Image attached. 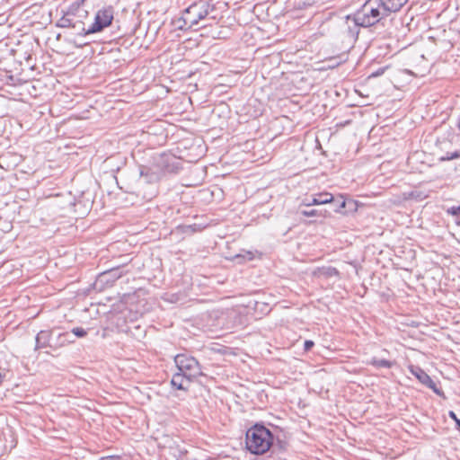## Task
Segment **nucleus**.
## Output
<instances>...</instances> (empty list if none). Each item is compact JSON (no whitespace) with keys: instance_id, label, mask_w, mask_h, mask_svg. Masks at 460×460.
<instances>
[{"instance_id":"1","label":"nucleus","mask_w":460,"mask_h":460,"mask_svg":"<svg viewBox=\"0 0 460 460\" xmlns=\"http://www.w3.org/2000/svg\"><path fill=\"white\" fill-rule=\"evenodd\" d=\"M88 17V11L85 10L78 2L73 3L66 12H63L56 26L59 28H69L73 30L74 34L79 38L90 35L85 26L84 19Z\"/></svg>"},{"instance_id":"2","label":"nucleus","mask_w":460,"mask_h":460,"mask_svg":"<svg viewBox=\"0 0 460 460\" xmlns=\"http://www.w3.org/2000/svg\"><path fill=\"white\" fill-rule=\"evenodd\" d=\"M245 444L252 454L262 455L274 447V436L263 425L255 424L246 431Z\"/></svg>"},{"instance_id":"3","label":"nucleus","mask_w":460,"mask_h":460,"mask_svg":"<svg viewBox=\"0 0 460 460\" xmlns=\"http://www.w3.org/2000/svg\"><path fill=\"white\" fill-rule=\"evenodd\" d=\"M384 7L380 0H367L361 8L354 13L357 22H358L361 27H370L376 24L381 20L390 15L389 12L385 10Z\"/></svg>"},{"instance_id":"4","label":"nucleus","mask_w":460,"mask_h":460,"mask_svg":"<svg viewBox=\"0 0 460 460\" xmlns=\"http://www.w3.org/2000/svg\"><path fill=\"white\" fill-rule=\"evenodd\" d=\"M214 10V5L207 1L195 2L182 12L183 23L193 29Z\"/></svg>"},{"instance_id":"5","label":"nucleus","mask_w":460,"mask_h":460,"mask_svg":"<svg viewBox=\"0 0 460 460\" xmlns=\"http://www.w3.org/2000/svg\"><path fill=\"white\" fill-rule=\"evenodd\" d=\"M174 363L178 371L187 375L189 378L195 379L203 376L199 361L192 356L181 353L174 357Z\"/></svg>"},{"instance_id":"6","label":"nucleus","mask_w":460,"mask_h":460,"mask_svg":"<svg viewBox=\"0 0 460 460\" xmlns=\"http://www.w3.org/2000/svg\"><path fill=\"white\" fill-rule=\"evenodd\" d=\"M114 19V9L112 6H107L100 9L94 16V21L87 27V31L91 34L102 32L105 28L111 25Z\"/></svg>"},{"instance_id":"7","label":"nucleus","mask_w":460,"mask_h":460,"mask_svg":"<svg viewBox=\"0 0 460 460\" xmlns=\"http://www.w3.org/2000/svg\"><path fill=\"white\" fill-rule=\"evenodd\" d=\"M127 272L128 271L123 270L122 265H119L101 272L96 278V281L94 283L95 288L102 290L107 287L113 286L115 281Z\"/></svg>"},{"instance_id":"8","label":"nucleus","mask_w":460,"mask_h":460,"mask_svg":"<svg viewBox=\"0 0 460 460\" xmlns=\"http://www.w3.org/2000/svg\"><path fill=\"white\" fill-rule=\"evenodd\" d=\"M333 24L339 28L345 38L349 40H356L359 32L361 25L357 22L356 15H347L344 19H338L333 22Z\"/></svg>"},{"instance_id":"9","label":"nucleus","mask_w":460,"mask_h":460,"mask_svg":"<svg viewBox=\"0 0 460 460\" xmlns=\"http://www.w3.org/2000/svg\"><path fill=\"white\" fill-rule=\"evenodd\" d=\"M410 372L413 375L422 385L430 388L437 395L446 398L444 392L438 387L437 384L431 377L420 367L411 366Z\"/></svg>"},{"instance_id":"10","label":"nucleus","mask_w":460,"mask_h":460,"mask_svg":"<svg viewBox=\"0 0 460 460\" xmlns=\"http://www.w3.org/2000/svg\"><path fill=\"white\" fill-rule=\"evenodd\" d=\"M52 331L49 330H42L40 331L35 338V350L40 349L50 348L51 343H53Z\"/></svg>"},{"instance_id":"11","label":"nucleus","mask_w":460,"mask_h":460,"mask_svg":"<svg viewBox=\"0 0 460 460\" xmlns=\"http://www.w3.org/2000/svg\"><path fill=\"white\" fill-rule=\"evenodd\" d=\"M187 375L177 371L171 380V385L173 388L177 390L187 391L190 385L193 382L194 379L189 378L186 376Z\"/></svg>"},{"instance_id":"12","label":"nucleus","mask_w":460,"mask_h":460,"mask_svg":"<svg viewBox=\"0 0 460 460\" xmlns=\"http://www.w3.org/2000/svg\"><path fill=\"white\" fill-rule=\"evenodd\" d=\"M75 341V339L73 338V335L68 332H61L59 333L55 339L53 338V343H51V349H57L61 347H64L67 344L73 343Z\"/></svg>"},{"instance_id":"13","label":"nucleus","mask_w":460,"mask_h":460,"mask_svg":"<svg viewBox=\"0 0 460 460\" xmlns=\"http://www.w3.org/2000/svg\"><path fill=\"white\" fill-rule=\"evenodd\" d=\"M389 13L399 12L409 0H380Z\"/></svg>"},{"instance_id":"14","label":"nucleus","mask_w":460,"mask_h":460,"mask_svg":"<svg viewBox=\"0 0 460 460\" xmlns=\"http://www.w3.org/2000/svg\"><path fill=\"white\" fill-rule=\"evenodd\" d=\"M314 274L316 276H324V277L330 278V277H333V276H338L339 271L336 268L328 266V267L318 268L314 271Z\"/></svg>"},{"instance_id":"15","label":"nucleus","mask_w":460,"mask_h":460,"mask_svg":"<svg viewBox=\"0 0 460 460\" xmlns=\"http://www.w3.org/2000/svg\"><path fill=\"white\" fill-rule=\"evenodd\" d=\"M368 364L376 368H391L394 366V362L377 358H371Z\"/></svg>"},{"instance_id":"16","label":"nucleus","mask_w":460,"mask_h":460,"mask_svg":"<svg viewBox=\"0 0 460 460\" xmlns=\"http://www.w3.org/2000/svg\"><path fill=\"white\" fill-rule=\"evenodd\" d=\"M318 205L331 204L334 202V197L332 194L328 192H322L315 194Z\"/></svg>"},{"instance_id":"17","label":"nucleus","mask_w":460,"mask_h":460,"mask_svg":"<svg viewBox=\"0 0 460 460\" xmlns=\"http://www.w3.org/2000/svg\"><path fill=\"white\" fill-rule=\"evenodd\" d=\"M332 205V209L335 212H341L342 208L346 206V201L343 199V196H340L338 199H334V202L331 203Z\"/></svg>"},{"instance_id":"18","label":"nucleus","mask_w":460,"mask_h":460,"mask_svg":"<svg viewBox=\"0 0 460 460\" xmlns=\"http://www.w3.org/2000/svg\"><path fill=\"white\" fill-rule=\"evenodd\" d=\"M447 213L456 217V224L460 226V206H453L447 209Z\"/></svg>"},{"instance_id":"19","label":"nucleus","mask_w":460,"mask_h":460,"mask_svg":"<svg viewBox=\"0 0 460 460\" xmlns=\"http://www.w3.org/2000/svg\"><path fill=\"white\" fill-rule=\"evenodd\" d=\"M173 25L176 29L186 31L191 29V27H189L188 24H184L182 21V15L175 20L172 21Z\"/></svg>"},{"instance_id":"20","label":"nucleus","mask_w":460,"mask_h":460,"mask_svg":"<svg viewBox=\"0 0 460 460\" xmlns=\"http://www.w3.org/2000/svg\"><path fill=\"white\" fill-rule=\"evenodd\" d=\"M457 158H460V148L453 153H447L445 156L440 158V161H450Z\"/></svg>"},{"instance_id":"21","label":"nucleus","mask_w":460,"mask_h":460,"mask_svg":"<svg viewBox=\"0 0 460 460\" xmlns=\"http://www.w3.org/2000/svg\"><path fill=\"white\" fill-rule=\"evenodd\" d=\"M70 333L73 335V337L75 336L78 338H83L86 336L87 332L82 327H75L72 329Z\"/></svg>"},{"instance_id":"22","label":"nucleus","mask_w":460,"mask_h":460,"mask_svg":"<svg viewBox=\"0 0 460 460\" xmlns=\"http://www.w3.org/2000/svg\"><path fill=\"white\" fill-rule=\"evenodd\" d=\"M301 214L305 217H320L323 216V212L317 209L302 210Z\"/></svg>"},{"instance_id":"23","label":"nucleus","mask_w":460,"mask_h":460,"mask_svg":"<svg viewBox=\"0 0 460 460\" xmlns=\"http://www.w3.org/2000/svg\"><path fill=\"white\" fill-rule=\"evenodd\" d=\"M303 204L306 207H310L313 205H318L317 199H316L315 195L311 196L310 198H305V200L303 201Z\"/></svg>"},{"instance_id":"24","label":"nucleus","mask_w":460,"mask_h":460,"mask_svg":"<svg viewBox=\"0 0 460 460\" xmlns=\"http://www.w3.org/2000/svg\"><path fill=\"white\" fill-rule=\"evenodd\" d=\"M184 228H185L184 233H188V232L194 233L196 231H200V229H201L199 227V226H197L196 224L185 226Z\"/></svg>"},{"instance_id":"25","label":"nucleus","mask_w":460,"mask_h":460,"mask_svg":"<svg viewBox=\"0 0 460 460\" xmlns=\"http://www.w3.org/2000/svg\"><path fill=\"white\" fill-rule=\"evenodd\" d=\"M314 346V342L310 340H306L304 343L305 351H309Z\"/></svg>"},{"instance_id":"26","label":"nucleus","mask_w":460,"mask_h":460,"mask_svg":"<svg viewBox=\"0 0 460 460\" xmlns=\"http://www.w3.org/2000/svg\"><path fill=\"white\" fill-rule=\"evenodd\" d=\"M98 460H122L120 456H109L99 458Z\"/></svg>"},{"instance_id":"27","label":"nucleus","mask_w":460,"mask_h":460,"mask_svg":"<svg viewBox=\"0 0 460 460\" xmlns=\"http://www.w3.org/2000/svg\"><path fill=\"white\" fill-rule=\"evenodd\" d=\"M448 416H449V418H450V419H452L456 423L457 422V420H460V419H458V418H457V416H456V412H455V411H450L448 412Z\"/></svg>"},{"instance_id":"28","label":"nucleus","mask_w":460,"mask_h":460,"mask_svg":"<svg viewBox=\"0 0 460 460\" xmlns=\"http://www.w3.org/2000/svg\"><path fill=\"white\" fill-rule=\"evenodd\" d=\"M456 128L460 131V115H459V118L457 119V121H456Z\"/></svg>"},{"instance_id":"29","label":"nucleus","mask_w":460,"mask_h":460,"mask_svg":"<svg viewBox=\"0 0 460 460\" xmlns=\"http://www.w3.org/2000/svg\"><path fill=\"white\" fill-rule=\"evenodd\" d=\"M4 378V374L0 373V385H2Z\"/></svg>"},{"instance_id":"30","label":"nucleus","mask_w":460,"mask_h":460,"mask_svg":"<svg viewBox=\"0 0 460 460\" xmlns=\"http://www.w3.org/2000/svg\"><path fill=\"white\" fill-rule=\"evenodd\" d=\"M456 429H457L458 430H460V420H457V422L456 423Z\"/></svg>"},{"instance_id":"31","label":"nucleus","mask_w":460,"mask_h":460,"mask_svg":"<svg viewBox=\"0 0 460 460\" xmlns=\"http://www.w3.org/2000/svg\"><path fill=\"white\" fill-rule=\"evenodd\" d=\"M140 174L143 176V175H147L146 172H145L144 169H141L140 171Z\"/></svg>"},{"instance_id":"32","label":"nucleus","mask_w":460,"mask_h":460,"mask_svg":"<svg viewBox=\"0 0 460 460\" xmlns=\"http://www.w3.org/2000/svg\"><path fill=\"white\" fill-rule=\"evenodd\" d=\"M85 44H87V43L86 42H82V43H80V46H83V45H85Z\"/></svg>"}]
</instances>
